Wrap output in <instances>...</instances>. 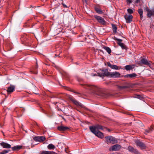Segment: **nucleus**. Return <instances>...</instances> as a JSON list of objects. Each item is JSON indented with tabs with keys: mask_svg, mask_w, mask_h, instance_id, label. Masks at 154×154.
Returning <instances> with one entry per match:
<instances>
[{
	"mask_svg": "<svg viewBox=\"0 0 154 154\" xmlns=\"http://www.w3.org/2000/svg\"><path fill=\"white\" fill-rule=\"evenodd\" d=\"M121 147L120 145L117 144L112 146L110 149L112 151H117L119 150Z\"/></svg>",
	"mask_w": 154,
	"mask_h": 154,
	"instance_id": "nucleus-11",
	"label": "nucleus"
},
{
	"mask_svg": "<svg viewBox=\"0 0 154 154\" xmlns=\"http://www.w3.org/2000/svg\"><path fill=\"white\" fill-rule=\"evenodd\" d=\"M121 47L122 49H125L126 47L125 45L122 43L121 42H119L117 43Z\"/></svg>",
	"mask_w": 154,
	"mask_h": 154,
	"instance_id": "nucleus-26",
	"label": "nucleus"
},
{
	"mask_svg": "<svg viewBox=\"0 0 154 154\" xmlns=\"http://www.w3.org/2000/svg\"><path fill=\"white\" fill-rule=\"evenodd\" d=\"M153 126H152L150 128H149L148 129H146L145 130V132H144V133L146 134H147L148 133H151L153 129Z\"/></svg>",
	"mask_w": 154,
	"mask_h": 154,
	"instance_id": "nucleus-20",
	"label": "nucleus"
},
{
	"mask_svg": "<svg viewBox=\"0 0 154 154\" xmlns=\"http://www.w3.org/2000/svg\"><path fill=\"white\" fill-rule=\"evenodd\" d=\"M103 48L106 50L109 54L111 53V51L109 48L108 47L104 46L103 47Z\"/></svg>",
	"mask_w": 154,
	"mask_h": 154,
	"instance_id": "nucleus-24",
	"label": "nucleus"
},
{
	"mask_svg": "<svg viewBox=\"0 0 154 154\" xmlns=\"http://www.w3.org/2000/svg\"><path fill=\"white\" fill-rule=\"evenodd\" d=\"M135 97L139 99L140 100L142 98L141 96L139 95H135Z\"/></svg>",
	"mask_w": 154,
	"mask_h": 154,
	"instance_id": "nucleus-34",
	"label": "nucleus"
},
{
	"mask_svg": "<svg viewBox=\"0 0 154 154\" xmlns=\"http://www.w3.org/2000/svg\"><path fill=\"white\" fill-rule=\"evenodd\" d=\"M84 86V88L91 93L103 98H105L107 96L106 94L103 90L96 85L85 84Z\"/></svg>",
	"mask_w": 154,
	"mask_h": 154,
	"instance_id": "nucleus-1",
	"label": "nucleus"
},
{
	"mask_svg": "<svg viewBox=\"0 0 154 154\" xmlns=\"http://www.w3.org/2000/svg\"><path fill=\"white\" fill-rule=\"evenodd\" d=\"M137 146H138L141 149H144L146 148L145 145L142 142L137 140L135 142Z\"/></svg>",
	"mask_w": 154,
	"mask_h": 154,
	"instance_id": "nucleus-7",
	"label": "nucleus"
},
{
	"mask_svg": "<svg viewBox=\"0 0 154 154\" xmlns=\"http://www.w3.org/2000/svg\"><path fill=\"white\" fill-rule=\"evenodd\" d=\"M94 17L101 25H106V22L105 20L103 18L97 15H94Z\"/></svg>",
	"mask_w": 154,
	"mask_h": 154,
	"instance_id": "nucleus-5",
	"label": "nucleus"
},
{
	"mask_svg": "<svg viewBox=\"0 0 154 154\" xmlns=\"http://www.w3.org/2000/svg\"><path fill=\"white\" fill-rule=\"evenodd\" d=\"M108 130L109 131H110V130L109 129H108Z\"/></svg>",
	"mask_w": 154,
	"mask_h": 154,
	"instance_id": "nucleus-45",
	"label": "nucleus"
},
{
	"mask_svg": "<svg viewBox=\"0 0 154 154\" xmlns=\"http://www.w3.org/2000/svg\"><path fill=\"white\" fill-rule=\"evenodd\" d=\"M128 149L130 152H137V150L131 146H129L128 148Z\"/></svg>",
	"mask_w": 154,
	"mask_h": 154,
	"instance_id": "nucleus-22",
	"label": "nucleus"
},
{
	"mask_svg": "<svg viewBox=\"0 0 154 154\" xmlns=\"http://www.w3.org/2000/svg\"><path fill=\"white\" fill-rule=\"evenodd\" d=\"M127 2L128 3H129V4H130L131 3V0H127Z\"/></svg>",
	"mask_w": 154,
	"mask_h": 154,
	"instance_id": "nucleus-36",
	"label": "nucleus"
},
{
	"mask_svg": "<svg viewBox=\"0 0 154 154\" xmlns=\"http://www.w3.org/2000/svg\"><path fill=\"white\" fill-rule=\"evenodd\" d=\"M137 76L136 74L133 73L131 74H127L124 76L125 77H130V78H133L134 77Z\"/></svg>",
	"mask_w": 154,
	"mask_h": 154,
	"instance_id": "nucleus-21",
	"label": "nucleus"
},
{
	"mask_svg": "<svg viewBox=\"0 0 154 154\" xmlns=\"http://www.w3.org/2000/svg\"><path fill=\"white\" fill-rule=\"evenodd\" d=\"M57 103V102H54V103L55 104H56Z\"/></svg>",
	"mask_w": 154,
	"mask_h": 154,
	"instance_id": "nucleus-44",
	"label": "nucleus"
},
{
	"mask_svg": "<svg viewBox=\"0 0 154 154\" xmlns=\"http://www.w3.org/2000/svg\"><path fill=\"white\" fill-rule=\"evenodd\" d=\"M22 146L17 145L14 146L12 148V150L13 151L18 150L22 148Z\"/></svg>",
	"mask_w": 154,
	"mask_h": 154,
	"instance_id": "nucleus-18",
	"label": "nucleus"
},
{
	"mask_svg": "<svg viewBox=\"0 0 154 154\" xmlns=\"http://www.w3.org/2000/svg\"><path fill=\"white\" fill-rule=\"evenodd\" d=\"M120 73L117 72H110L109 77L113 78H118L120 76Z\"/></svg>",
	"mask_w": 154,
	"mask_h": 154,
	"instance_id": "nucleus-8",
	"label": "nucleus"
},
{
	"mask_svg": "<svg viewBox=\"0 0 154 154\" xmlns=\"http://www.w3.org/2000/svg\"><path fill=\"white\" fill-rule=\"evenodd\" d=\"M83 2H85V3H87V0H83Z\"/></svg>",
	"mask_w": 154,
	"mask_h": 154,
	"instance_id": "nucleus-39",
	"label": "nucleus"
},
{
	"mask_svg": "<svg viewBox=\"0 0 154 154\" xmlns=\"http://www.w3.org/2000/svg\"><path fill=\"white\" fill-rule=\"evenodd\" d=\"M107 65L108 66L110 67L112 69L118 70L119 69V67L116 65H113L111 64L109 62L107 63Z\"/></svg>",
	"mask_w": 154,
	"mask_h": 154,
	"instance_id": "nucleus-16",
	"label": "nucleus"
},
{
	"mask_svg": "<svg viewBox=\"0 0 154 154\" xmlns=\"http://www.w3.org/2000/svg\"><path fill=\"white\" fill-rule=\"evenodd\" d=\"M15 88V87L14 85H11L8 88L7 91L8 93H11L14 91Z\"/></svg>",
	"mask_w": 154,
	"mask_h": 154,
	"instance_id": "nucleus-12",
	"label": "nucleus"
},
{
	"mask_svg": "<svg viewBox=\"0 0 154 154\" xmlns=\"http://www.w3.org/2000/svg\"><path fill=\"white\" fill-rule=\"evenodd\" d=\"M127 11L128 13L130 14H132L133 13V10L131 8L128 9H127Z\"/></svg>",
	"mask_w": 154,
	"mask_h": 154,
	"instance_id": "nucleus-33",
	"label": "nucleus"
},
{
	"mask_svg": "<svg viewBox=\"0 0 154 154\" xmlns=\"http://www.w3.org/2000/svg\"><path fill=\"white\" fill-rule=\"evenodd\" d=\"M89 129L96 136L101 138H103L104 136L103 134L99 131H95L94 128L92 127H89Z\"/></svg>",
	"mask_w": 154,
	"mask_h": 154,
	"instance_id": "nucleus-2",
	"label": "nucleus"
},
{
	"mask_svg": "<svg viewBox=\"0 0 154 154\" xmlns=\"http://www.w3.org/2000/svg\"><path fill=\"white\" fill-rule=\"evenodd\" d=\"M58 129L60 131H64L67 130L69 129V128L67 127L63 126H60L57 127Z\"/></svg>",
	"mask_w": 154,
	"mask_h": 154,
	"instance_id": "nucleus-14",
	"label": "nucleus"
},
{
	"mask_svg": "<svg viewBox=\"0 0 154 154\" xmlns=\"http://www.w3.org/2000/svg\"><path fill=\"white\" fill-rule=\"evenodd\" d=\"M116 40L118 41H119V42H122V39H119V38H116Z\"/></svg>",
	"mask_w": 154,
	"mask_h": 154,
	"instance_id": "nucleus-37",
	"label": "nucleus"
},
{
	"mask_svg": "<svg viewBox=\"0 0 154 154\" xmlns=\"http://www.w3.org/2000/svg\"><path fill=\"white\" fill-rule=\"evenodd\" d=\"M94 75V76H95V75Z\"/></svg>",
	"mask_w": 154,
	"mask_h": 154,
	"instance_id": "nucleus-46",
	"label": "nucleus"
},
{
	"mask_svg": "<svg viewBox=\"0 0 154 154\" xmlns=\"http://www.w3.org/2000/svg\"><path fill=\"white\" fill-rule=\"evenodd\" d=\"M125 68L126 70H130L133 69L134 67L131 65H128L125 66Z\"/></svg>",
	"mask_w": 154,
	"mask_h": 154,
	"instance_id": "nucleus-23",
	"label": "nucleus"
},
{
	"mask_svg": "<svg viewBox=\"0 0 154 154\" xmlns=\"http://www.w3.org/2000/svg\"><path fill=\"white\" fill-rule=\"evenodd\" d=\"M95 10L96 12L99 14H102L103 13V11L99 8H95Z\"/></svg>",
	"mask_w": 154,
	"mask_h": 154,
	"instance_id": "nucleus-27",
	"label": "nucleus"
},
{
	"mask_svg": "<svg viewBox=\"0 0 154 154\" xmlns=\"http://www.w3.org/2000/svg\"><path fill=\"white\" fill-rule=\"evenodd\" d=\"M89 127H92L94 128L95 131L98 130H103V128L102 126L99 125H97L95 126H90Z\"/></svg>",
	"mask_w": 154,
	"mask_h": 154,
	"instance_id": "nucleus-17",
	"label": "nucleus"
},
{
	"mask_svg": "<svg viewBox=\"0 0 154 154\" xmlns=\"http://www.w3.org/2000/svg\"><path fill=\"white\" fill-rule=\"evenodd\" d=\"M140 62L143 64L147 65L150 67L151 65L150 61H148L147 60L144 58H142L140 60Z\"/></svg>",
	"mask_w": 154,
	"mask_h": 154,
	"instance_id": "nucleus-10",
	"label": "nucleus"
},
{
	"mask_svg": "<svg viewBox=\"0 0 154 154\" xmlns=\"http://www.w3.org/2000/svg\"><path fill=\"white\" fill-rule=\"evenodd\" d=\"M69 99L74 104L77 106H79L82 107L83 106L80 103L78 102L77 101L75 100L72 97H70Z\"/></svg>",
	"mask_w": 154,
	"mask_h": 154,
	"instance_id": "nucleus-9",
	"label": "nucleus"
},
{
	"mask_svg": "<svg viewBox=\"0 0 154 154\" xmlns=\"http://www.w3.org/2000/svg\"><path fill=\"white\" fill-rule=\"evenodd\" d=\"M0 144L4 148H11L10 145L5 142L0 143Z\"/></svg>",
	"mask_w": 154,
	"mask_h": 154,
	"instance_id": "nucleus-15",
	"label": "nucleus"
},
{
	"mask_svg": "<svg viewBox=\"0 0 154 154\" xmlns=\"http://www.w3.org/2000/svg\"><path fill=\"white\" fill-rule=\"evenodd\" d=\"M118 88L120 90H123L127 88V86H118Z\"/></svg>",
	"mask_w": 154,
	"mask_h": 154,
	"instance_id": "nucleus-31",
	"label": "nucleus"
},
{
	"mask_svg": "<svg viewBox=\"0 0 154 154\" xmlns=\"http://www.w3.org/2000/svg\"><path fill=\"white\" fill-rule=\"evenodd\" d=\"M39 137L40 142H43L45 140V138L44 137L40 136Z\"/></svg>",
	"mask_w": 154,
	"mask_h": 154,
	"instance_id": "nucleus-32",
	"label": "nucleus"
},
{
	"mask_svg": "<svg viewBox=\"0 0 154 154\" xmlns=\"http://www.w3.org/2000/svg\"><path fill=\"white\" fill-rule=\"evenodd\" d=\"M107 143H111L114 144L117 143V141L115 138L111 136H109L105 137Z\"/></svg>",
	"mask_w": 154,
	"mask_h": 154,
	"instance_id": "nucleus-4",
	"label": "nucleus"
},
{
	"mask_svg": "<svg viewBox=\"0 0 154 154\" xmlns=\"http://www.w3.org/2000/svg\"><path fill=\"white\" fill-rule=\"evenodd\" d=\"M0 154H5V153L2 151V152H0Z\"/></svg>",
	"mask_w": 154,
	"mask_h": 154,
	"instance_id": "nucleus-40",
	"label": "nucleus"
},
{
	"mask_svg": "<svg viewBox=\"0 0 154 154\" xmlns=\"http://www.w3.org/2000/svg\"><path fill=\"white\" fill-rule=\"evenodd\" d=\"M109 72L107 69L101 70L100 72L98 73V76L102 77L104 76H109Z\"/></svg>",
	"mask_w": 154,
	"mask_h": 154,
	"instance_id": "nucleus-3",
	"label": "nucleus"
},
{
	"mask_svg": "<svg viewBox=\"0 0 154 154\" xmlns=\"http://www.w3.org/2000/svg\"><path fill=\"white\" fill-rule=\"evenodd\" d=\"M55 153L53 151H43L41 153V154H55Z\"/></svg>",
	"mask_w": 154,
	"mask_h": 154,
	"instance_id": "nucleus-19",
	"label": "nucleus"
},
{
	"mask_svg": "<svg viewBox=\"0 0 154 154\" xmlns=\"http://www.w3.org/2000/svg\"><path fill=\"white\" fill-rule=\"evenodd\" d=\"M34 140L35 141L40 142V137L39 136L35 137L33 138Z\"/></svg>",
	"mask_w": 154,
	"mask_h": 154,
	"instance_id": "nucleus-30",
	"label": "nucleus"
},
{
	"mask_svg": "<svg viewBox=\"0 0 154 154\" xmlns=\"http://www.w3.org/2000/svg\"><path fill=\"white\" fill-rule=\"evenodd\" d=\"M138 13L139 14L141 19L142 17H143V9L141 8H140L138 9Z\"/></svg>",
	"mask_w": 154,
	"mask_h": 154,
	"instance_id": "nucleus-29",
	"label": "nucleus"
},
{
	"mask_svg": "<svg viewBox=\"0 0 154 154\" xmlns=\"http://www.w3.org/2000/svg\"><path fill=\"white\" fill-rule=\"evenodd\" d=\"M146 10L147 13V16L149 17L154 16V8L152 9H150L148 8H146Z\"/></svg>",
	"mask_w": 154,
	"mask_h": 154,
	"instance_id": "nucleus-6",
	"label": "nucleus"
},
{
	"mask_svg": "<svg viewBox=\"0 0 154 154\" xmlns=\"http://www.w3.org/2000/svg\"><path fill=\"white\" fill-rule=\"evenodd\" d=\"M33 73L35 74H37V72H33Z\"/></svg>",
	"mask_w": 154,
	"mask_h": 154,
	"instance_id": "nucleus-43",
	"label": "nucleus"
},
{
	"mask_svg": "<svg viewBox=\"0 0 154 154\" xmlns=\"http://www.w3.org/2000/svg\"><path fill=\"white\" fill-rule=\"evenodd\" d=\"M38 67V65H37V62H36V69H37Z\"/></svg>",
	"mask_w": 154,
	"mask_h": 154,
	"instance_id": "nucleus-42",
	"label": "nucleus"
},
{
	"mask_svg": "<svg viewBox=\"0 0 154 154\" xmlns=\"http://www.w3.org/2000/svg\"><path fill=\"white\" fill-rule=\"evenodd\" d=\"M124 17L127 23H130L132 21L133 16L132 15H125Z\"/></svg>",
	"mask_w": 154,
	"mask_h": 154,
	"instance_id": "nucleus-13",
	"label": "nucleus"
},
{
	"mask_svg": "<svg viewBox=\"0 0 154 154\" xmlns=\"http://www.w3.org/2000/svg\"><path fill=\"white\" fill-rule=\"evenodd\" d=\"M112 27L113 32L114 33H116V31L117 29V27L116 26L115 24H112Z\"/></svg>",
	"mask_w": 154,
	"mask_h": 154,
	"instance_id": "nucleus-28",
	"label": "nucleus"
},
{
	"mask_svg": "<svg viewBox=\"0 0 154 154\" xmlns=\"http://www.w3.org/2000/svg\"><path fill=\"white\" fill-rule=\"evenodd\" d=\"M138 0H137V1H138Z\"/></svg>",
	"mask_w": 154,
	"mask_h": 154,
	"instance_id": "nucleus-47",
	"label": "nucleus"
},
{
	"mask_svg": "<svg viewBox=\"0 0 154 154\" xmlns=\"http://www.w3.org/2000/svg\"><path fill=\"white\" fill-rule=\"evenodd\" d=\"M3 151L5 153V154H6V153H7L8 152L9 150H5Z\"/></svg>",
	"mask_w": 154,
	"mask_h": 154,
	"instance_id": "nucleus-35",
	"label": "nucleus"
},
{
	"mask_svg": "<svg viewBox=\"0 0 154 154\" xmlns=\"http://www.w3.org/2000/svg\"><path fill=\"white\" fill-rule=\"evenodd\" d=\"M62 5L64 8H67V7L66 6V5L63 3H62Z\"/></svg>",
	"mask_w": 154,
	"mask_h": 154,
	"instance_id": "nucleus-38",
	"label": "nucleus"
},
{
	"mask_svg": "<svg viewBox=\"0 0 154 154\" xmlns=\"http://www.w3.org/2000/svg\"><path fill=\"white\" fill-rule=\"evenodd\" d=\"M136 153V154H140V153L138 152L137 151V152H135Z\"/></svg>",
	"mask_w": 154,
	"mask_h": 154,
	"instance_id": "nucleus-41",
	"label": "nucleus"
},
{
	"mask_svg": "<svg viewBox=\"0 0 154 154\" xmlns=\"http://www.w3.org/2000/svg\"><path fill=\"white\" fill-rule=\"evenodd\" d=\"M47 147L49 149H55V146L53 144H50Z\"/></svg>",
	"mask_w": 154,
	"mask_h": 154,
	"instance_id": "nucleus-25",
	"label": "nucleus"
}]
</instances>
